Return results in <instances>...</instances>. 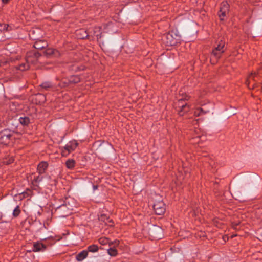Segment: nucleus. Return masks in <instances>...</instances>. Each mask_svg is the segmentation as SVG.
Instances as JSON below:
<instances>
[{
	"mask_svg": "<svg viewBox=\"0 0 262 262\" xmlns=\"http://www.w3.org/2000/svg\"><path fill=\"white\" fill-rule=\"evenodd\" d=\"M78 143L75 141L69 142L64 147V149L62 151V154L63 156H67L71 151H73L77 146Z\"/></svg>",
	"mask_w": 262,
	"mask_h": 262,
	"instance_id": "f257e3e1",
	"label": "nucleus"
},
{
	"mask_svg": "<svg viewBox=\"0 0 262 262\" xmlns=\"http://www.w3.org/2000/svg\"><path fill=\"white\" fill-rule=\"evenodd\" d=\"M156 213L162 215L165 211V205L162 201L156 202L153 205Z\"/></svg>",
	"mask_w": 262,
	"mask_h": 262,
	"instance_id": "f03ea898",
	"label": "nucleus"
},
{
	"mask_svg": "<svg viewBox=\"0 0 262 262\" xmlns=\"http://www.w3.org/2000/svg\"><path fill=\"white\" fill-rule=\"evenodd\" d=\"M228 8L229 5L227 2H224L222 3L220 12L219 13V16L221 20L224 19L223 17L225 16L226 12L228 11Z\"/></svg>",
	"mask_w": 262,
	"mask_h": 262,
	"instance_id": "7ed1b4c3",
	"label": "nucleus"
},
{
	"mask_svg": "<svg viewBox=\"0 0 262 262\" xmlns=\"http://www.w3.org/2000/svg\"><path fill=\"white\" fill-rule=\"evenodd\" d=\"M46 248V246L40 242H35L33 244V251L43 252Z\"/></svg>",
	"mask_w": 262,
	"mask_h": 262,
	"instance_id": "20e7f679",
	"label": "nucleus"
},
{
	"mask_svg": "<svg viewBox=\"0 0 262 262\" xmlns=\"http://www.w3.org/2000/svg\"><path fill=\"white\" fill-rule=\"evenodd\" d=\"M48 44L47 42L42 40L36 41L34 45V47L38 50L43 49L47 47Z\"/></svg>",
	"mask_w": 262,
	"mask_h": 262,
	"instance_id": "39448f33",
	"label": "nucleus"
},
{
	"mask_svg": "<svg viewBox=\"0 0 262 262\" xmlns=\"http://www.w3.org/2000/svg\"><path fill=\"white\" fill-rule=\"evenodd\" d=\"M48 166V164L46 162L40 163L37 167V170L40 174L43 173Z\"/></svg>",
	"mask_w": 262,
	"mask_h": 262,
	"instance_id": "423d86ee",
	"label": "nucleus"
},
{
	"mask_svg": "<svg viewBox=\"0 0 262 262\" xmlns=\"http://www.w3.org/2000/svg\"><path fill=\"white\" fill-rule=\"evenodd\" d=\"M88 252L85 250L81 251L76 256V259L78 261H81L87 257Z\"/></svg>",
	"mask_w": 262,
	"mask_h": 262,
	"instance_id": "0eeeda50",
	"label": "nucleus"
},
{
	"mask_svg": "<svg viewBox=\"0 0 262 262\" xmlns=\"http://www.w3.org/2000/svg\"><path fill=\"white\" fill-rule=\"evenodd\" d=\"M43 53L47 56H49L53 54L55 55L56 53H57V51H55L53 49L51 48H48L44 50Z\"/></svg>",
	"mask_w": 262,
	"mask_h": 262,
	"instance_id": "6e6552de",
	"label": "nucleus"
},
{
	"mask_svg": "<svg viewBox=\"0 0 262 262\" xmlns=\"http://www.w3.org/2000/svg\"><path fill=\"white\" fill-rule=\"evenodd\" d=\"M29 61H29V58H27V59L26 60L27 63H22L19 65V68H18L19 70H21V71H24V70L28 69L29 68L28 62Z\"/></svg>",
	"mask_w": 262,
	"mask_h": 262,
	"instance_id": "1a4fd4ad",
	"label": "nucleus"
},
{
	"mask_svg": "<svg viewBox=\"0 0 262 262\" xmlns=\"http://www.w3.org/2000/svg\"><path fill=\"white\" fill-rule=\"evenodd\" d=\"M19 122L23 125H27L30 123V119L28 117H20L19 119Z\"/></svg>",
	"mask_w": 262,
	"mask_h": 262,
	"instance_id": "9d476101",
	"label": "nucleus"
},
{
	"mask_svg": "<svg viewBox=\"0 0 262 262\" xmlns=\"http://www.w3.org/2000/svg\"><path fill=\"white\" fill-rule=\"evenodd\" d=\"M225 42H223L222 39L219 41V43L217 45V47L215 48V50L218 51H223V48L224 47Z\"/></svg>",
	"mask_w": 262,
	"mask_h": 262,
	"instance_id": "9b49d317",
	"label": "nucleus"
},
{
	"mask_svg": "<svg viewBox=\"0 0 262 262\" xmlns=\"http://www.w3.org/2000/svg\"><path fill=\"white\" fill-rule=\"evenodd\" d=\"M88 250L91 252H96L98 250V247L96 245H92L88 247Z\"/></svg>",
	"mask_w": 262,
	"mask_h": 262,
	"instance_id": "f8f14e48",
	"label": "nucleus"
},
{
	"mask_svg": "<svg viewBox=\"0 0 262 262\" xmlns=\"http://www.w3.org/2000/svg\"><path fill=\"white\" fill-rule=\"evenodd\" d=\"M75 165V161L72 159L68 160L66 162V166L68 168L71 169Z\"/></svg>",
	"mask_w": 262,
	"mask_h": 262,
	"instance_id": "ddd939ff",
	"label": "nucleus"
},
{
	"mask_svg": "<svg viewBox=\"0 0 262 262\" xmlns=\"http://www.w3.org/2000/svg\"><path fill=\"white\" fill-rule=\"evenodd\" d=\"M114 246L113 247H111L110 249L107 250L108 254L112 256H116L117 254V250L114 248Z\"/></svg>",
	"mask_w": 262,
	"mask_h": 262,
	"instance_id": "4468645a",
	"label": "nucleus"
},
{
	"mask_svg": "<svg viewBox=\"0 0 262 262\" xmlns=\"http://www.w3.org/2000/svg\"><path fill=\"white\" fill-rule=\"evenodd\" d=\"M41 86L42 89L47 90L52 86V84L49 82H45L41 84Z\"/></svg>",
	"mask_w": 262,
	"mask_h": 262,
	"instance_id": "2eb2a0df",
	"label": "nucleus"
},
{
	"mask_svg": "<svg viewBox=\"0 0 262 262\" xmlns=\"http://www.w3.org/2000/svg\"><path fill=\"white\" fill-rule=\"evenodd\" d=\"M223 51H218L215 50H214L212 51V55L216 58H219L221 54L223 53Z\"/></svg>",
	"mask_w": 262,
	"mask_h": 262,
	"instance_id": "dca6fc26",
	"label": "nucleus"
},
{
	"mask_svg": "<svg viewBox=\"0 0 262 262\" xmlns=\"http://www.w3.org/2000/svg\"><path fill=\"white\" fill-rule=\"evenodd\" d=\"M180 107H181V110L179 112V114L180 115H183V112H187L188 111V110H185V108L186 107H188L187 105V104H183V105H181V106H180Z\"/></svg>",
	"mask_w": 262,
	"mask_h": 262,
	"instance_id": "f3484780",
	"label": "nucleus"
},
{
	"mask_svg": "<svg viewBox=\"0 0 262 262\" xmlns=\"http://www.w3.org/2000/svg\"><path fill=\"white\" fill-rule=\"evenodd\" d=\"M20 213V209L19 206H16L13 210V215L14 216H17Z\"/></svg>",
	"mask_w": 262,
	"mask_h": 262,
	"instance_id": "a211bd4d",
	"label": "nucleus"
},
{
	"mask_svg": "<svg viewBox=\"0 0 262 262\" xmlns=\"http://www.w3.org/2000/svg\"><path fill=\"white\" fill-rule=\"evenodd\" d=\"M202 113H206L202 108L198 109L194 112V114L196 116H200Z\"/></svg>",
	"mask_w": 262,
	"mask_h": 262,
	"instance_id": "6ab92c4d",
	"label": "nucleus"
},
{
	"mask_svg": "<svg viewBox=\"0 0 262 262\" xmlns=\"http://www.w3.org/2000/svg\"><path fill=\"white\" fill-rule=\"evenodd\" d=\"M163 37H166L168 39H169V40H170V42H169V43H170V45H172V43H173L172 42V41H171V39H172V38H173V36H172V35L171 34H167V35H164V36H163Z\"/></svg>",
	"mask_w": 262,
	"mask_h": 262,
	"instance_id": "aec40b11",
	"label": "nucleus"
},
{
	"mask_svg": "<svg viewBox=\"0 0 262 262\" xmlns=\"http://www.w3.org/2000/svg\"><path fill=\"white\" fill-rule=\"evenodd\" d=\"M42 180V177H40V176L34 177V181L36 183H39Z\"/></svg>",
	"mask_w": 262,
	"mask_h": 262,
	"instance_id": "412c9836",
	"label": "nucleus"
},
{
	"mask_svg": "<svg viewBox=\"0 0 262 262\" xmlns=\"http://www.w3.org/2000/svg\"><path fill=\"white\" fill-rule=\"evenodd\" d=\"M99 242L101 244H105L107 242V240L106 239H100Z\"/></svg>",
	"mask_w": 262,
	"mask_h": 262,
	"instance_id": "4be33fe9",
	"label": "nucleus"
},
{
	"mask_svg": "<svg viewBox=\"0 0 262 262\" xmlns=\"http://www.w3.org/2000/svg\"><path fill=\"white\" fill-rule=\"evenodd\" d=\"M9 25H4V28H3V30H9Z\"/></svg>",
	"mask_w": 262,
	"mask_h": 262,
	"instance_id": "5701e85b",
	"label": "nucleus"
},
{
	"mask_svg": "<svg viewBox=\"0 0 262 262\" xmlns=\"http://www.w3.org/2000/svg\"><path fill=\"white\" fill-rule=\"evenodd\" d=\"M4 136H5L6 137V138H7V139H9L10 138V137L11 136V134H4Z\"/></svg>",
	"mask_w": 262,
	"mask_h": 262,
	"instance_id": "b1692460",
	"label": "nucleus"
},
{
	"mask_svg": "<svg viewBox=\"0 0 262 262\" xmlns=\"http://www.w3.org/2000/svg\"><path fill=\"white\" fill-rule=\"evenodd\" d=\"M10 0H2V3L4 4H7Z\"/></svg>",
	"mask_w": 262,
	"mask_h": 262,
	"instance_id": "393cba45",
	"label": "nucleus"
},
{
	"mask_svg": "<svg viewBox=\"0 0 262 262\" xmlns=\"http://www.w3.org/2000/svg\"><path fill=\"white\" fill-rule=\"evenodd\" d=\"M156 230L158 232H160L161 233V229L159 228V227H157L156 228Z\"/></svg>",
	"mask_w": 262,
	"mask_h": 262,
	"instance_id": "a878e982",
	"label": "nucleus"
},
{
	"mask_svg": "<svg viewBox=\"0 0 262 262\" xmlns=\"http://www.w3.org/2000/svg\"><path fill=\"white\" fill-rule=\"evenodd\" d=\"M96 31H95V34H95V35L97 37V38H98V37H99H99L100 38V37H101V36H99V34H96Z\"/></svg>",
	"mask_w": 262,
	"mask_h": 262,
	"instance_id": "bb28decb",
	"label": "nucleus"
},
{
	"mask_svg": "<svg viewBox=\"0 0 262 262\" xmlns=\"http://www.w3.org/2000/svg\"><path fill=\"white\" fill-rule=\"evenodd\" d=\"M78 78H76V79L74 80H73V81L74 82H75V83H76V82H78Z\"/></svg>",
	"mask_w": 262,
	"mask_h": 262,
	"instance_id": "cd10ccee",
	"label": "nucleus"
},
{
	"mask_svg": "<svg viewBox=\"0 0 262 262\" xmlns=\"http://www.w3.org/2000/svg\"><path fill=\"white\" fill-rule=\"evenodd\" d=\"M40 54H39V53H35V56L36 57H38V56H40Z\"/></svg>",
	"mask_w": 262,
	"mask_h": 262,
	"instance_id": "c85d7f7f",
	"label": "nucleus"
},
{
	"mask_svg": "<svg viewBox=\"0 0 262 262\" xmlns=\"http://www.w3.org/2000/svg\"><path fill=\"white\" fill-rule=\"evenodd\" d=\"M118 242H115V245H118Z\"/></svg>",
	"mask_w": 262,
	"mask_h": 262,
	"instance_id": "c756f323",
	"label": "nucleus"
},
{
	"mask_svg": "<svg viewBox=\"0 0 262 262\" xmlns=\"http://www.w3.org/2000/svg\"><path fill=\"white\" fill-rule=\"evenodd\" d=\"M252 75H253V74H251V75L250 76L249 78H250L251 77H252Z\"/></svg>",
	"mask_w": 262,
	"mask_h": 262,
	"instance_id": "7c9ffc66",
	"label": "nucleus"
},
{
	"mask_svg": "<svg viewBox=\"0 0 262 262\" xmlns=\"http://www.w3.org/2000/svg\"><path fill=\"white\" fill-rule=\"evenodd\" d=\"M157 238H160L159 236H156Z\"/></svg>",
	"mask_w": 262,
	"mask_h": 262,
	"instance_id": "2f4dec72",
	"label": "nucleus"
}]
</instances>
